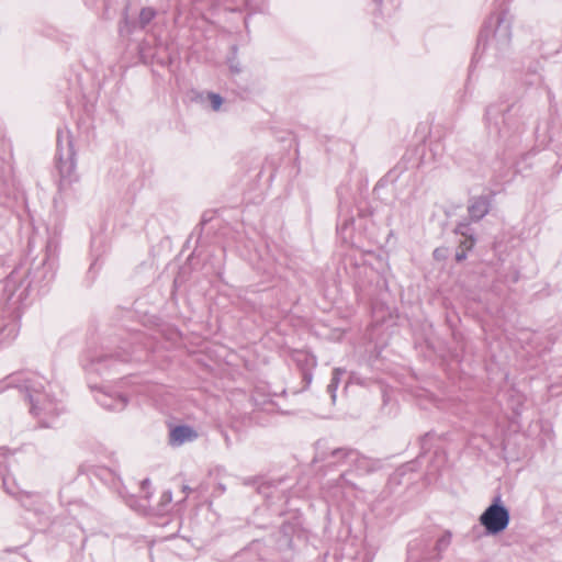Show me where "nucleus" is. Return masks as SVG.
<instances>
[{
  "label": "nucleus",
  "instance_id": "obj_19",
  "mask_svg": "<svg viewBox=\"0 0 562 562\" xmlns=\"http://www.w3.org/2000/svg\"><path fill=\"white\" fill-rule=\"evenodd\" d=\"M467 251H468V250H464V249H461V250L457 251V254H456V260H457L458 262L463 261V260L467 258Z\"/></svg>",
  "mask_w": 562,
  "mask_h": 562
},
{
  "label": "nucleus",
  "instance_id": "obj_15",
  "mask_svg": "<svg viewBox=\"0 0 562 562\" xmlns=\"http://www.w3.org/2000/svg\"><path fill=\"white\" fill-rule=\"evenodd\" d=\"M209 100L211 102V106L214 111H218L222 103H223V99L220 94L217 93H210L209 94Z\"/></svg>",
  "mask_w": 562,
  "mask_h": 562
},
{
  "label": "nucleus",
  "instance_id": "obj_20",
  "mask_svg": "<svg viewBox=\"0 0 562 562\" xmlns=\"http://www.w3.org/2000/svg\"><path fill=\"white\" fill-rule=\"evenodd\" d=\"M162 501L165 503H170L171 499H172V493L170 491H166L162 496H161Z\"/></svg>",
  "mask_w": 562,
  "mask_h": 562
},
{
  "label": "nucleus",
  "instance_id": "obj_17",
  "mask_svg": "<svg viewBox=\"0 0 562 562\" xmlns=\"http://www.w3.org/2000/svg\"><path fill=\"white\" fill-rule=\"evenodd\" d=\"M474 246V239L472 237L464 239L460 244V248L464 250H470Z\"/></svg>",
  "mask_w": 562,
  "mask_h": 562
},
{
  "label": "nucleus",
  "instance_id": "obj_14",
  "mask_svg": "<svg viewBox=\"0 0 562 562\" xmlns=\"http://www.w3.org/2000/svg\"><path fill=\"white\" fill-rule=\"evenodd\" d=\"M341 374H342V371L340 369H335L333 372L330 383L327 385V392L330 394L333 402H335V400H336V391H337Z\"/></svg>",
  "mask_w": 562,
  "mask_h": 562
},
{
  "label": "nucleus",
  "instance_id": "obj_9",
  "mask_svg": "<svg viewBox=\"0 0 562 562\" xmlns=\"http://www.w3.org/2000/svg\"><path fill=\"white\" fill-rule=\"evenodd\" d=\"M95 401L105 409L119 412L124 409L127 400L122 395H113L106 392H98Z\"/></svg>",
  "mask_w": 562,
  "mask_h": 562
},
{
  "label": "nucleus",
  "instance_id": "obj_2",
  "mask_svg": "<svg viewBox=\"0 0 562 562\" xmlns=\"http://www.w3.org/2000/svg\"><path fill=\"white\" fill-rule=\"evenodd\" d=\"M513 15L506 9L492 13L480 34L479 42L485 43L491 53L504 52L512 40Z\"/></svg>",
  "mask_w": 562,
  "mask_h": 562
},
{
  "label": "nucleus",
  "instance_id": "obj_25",
  "mask_svg": "<svg viewBox=\"0 0 562 562\" xmlns=\"http://www.w3.org/2000/svg\"><path fill=\"white\" fill-rule=\"evenodd\" d=\"M461 232V235H464V232L461 231V226L458 228Z\"/></svg>",
  "mask_w": 562,
  "mask_h": 562
},
{
  "label": "nucleus",
  "instance_id": "obj_26",
  "mask_svg": "<svg viewBox=\"0 0 562 562\" xmlns=\"http://www.w3.org/2000/svg\"><path fill=\"white\" fill-rule=\"evenodd\" d=\"M244 1L247 3V5H250V4L248 3V0H244Z\"/></svg>",
  "mask_w": 562,
  "mask_h": 562
},
{
  "label": "nucleus",
  "instance_id": "obj_1",
  "mask_svg": "<svg viewBox=\"0 0 562 562\" xmlns=\"http://www.w3.org/2000/svg\"><path fill=\"white\" fill-rule=\"evenodd\" d=\"M31 404V413L40 418L43 426L48 427L49 418L59 415L64 411L60 401L55 398L45 386V380L38 375H32L24 380L22 385Z\"/></svg>",
  "mask_w": 562,
  "mask_h": 562
},
{
  "label": "nucleus",
  "instance_id": "obj_23",
  "mask_svg": "<svg viewBox=\"0 0 562 562\" xmlns=\"http://www.w3.org/2000/svg\"><path fill=\"white\" fill-rule=\"evenodd\" d=\"M52 249H53V245H52V243H48V244H47V246H46V250H47V252H48V254H50V252H52ZM48 259H49V255H47V260H48Z\"/></svg>",
  "mask_w": 562,
  "mask_h": 562
},
{
  "label": "nucleus",
  "instance_id": "obj_3",
  "mask_svg": "<svg viewBox=\"0 0 562 562\" xmlns=\"http://www.w3.org/2000/svg\"><path fill=\"white\" fill-rule=\"evenodd\" d=\"M61 133L58 132L57 143H58V157L56 161V168L59 173V182L61 187H67L71 184L75 180H77L76 175V161H75V150L70 139L67 138V148L64 150L60 147L61 143Z\"/></svg>",
  "mask_w": 562,
  "mask_h": 562
},
{
  "label": "nucleus",
  "instance_id": "obj_8",
  "mask_svg": "<svg viewBox=\"0 0 562 562\" xmlns=\"http://www.w3.org/2000/svg\"><path fill=\"white\" fill-rule=\"evenodd\" d=\"M198 438V432L190 426L180 425L170 430L169 442L172 446H181Z\"/></svg>",
  "mask_w": 562,
  "mask_h": 562
},
{
  "label": "nucleus",
  "instance_id": "obj_6",
  "mask_svg": "<svg viewBox=\"0 0 562 562\" xmlns=\"http://www.w3.org/2000/svg\"><path fill=\"white\" fill-rule=\"evenodd\" d=\"M508 108H503L501 105H490L486 109V123L488 130L494 132L496 135L501 137H506L509 135V123L506 116V112Z\"/></svg>",
  "mask_w": 562,
  "mask_h": 562
},
{
  "label": "nucleus",
  "instance_id": "obj_4",
  "mask_svg": "<svg viewBox=\"0 0 562 562\" xmlns=\"http://www.w3.org/2000/svg\"><path fill=\"white\" fill-rule=\"evenodd\" d=\"M480 522L491 535H496L505 530L509 524L508 509L499 504V498L490 505L481 515Z\"/></svg>",
  "mask_w": 562,
  "mask_h": 562
},
{
  "label": "nucleus",
  "instance_id": "obj_18",
  "mask_svg": "<svg viewBox=\"0 0 562 562\" xmlns=\"http://www.w3.org/2000/svg\"><path fill=\"white\" fill-rule=\"evenodd\" d=\"M229 68L235 74H238L241 70L239 67V64L237 61H235V59L229 60Z\"/></svg>",
  "mask_w": 562,
  "mask_h": 562
},
{
  "label": "nucleus",
  "instance_id": "obj_5",
  "mask_svg": "<svg viewBox=\"0 0 562 562\" xmlns=\"http://www.w3.org/2000/svg\"><path fill=\"white\" fill-rule=\"evenodd\" d=\"M331 457L338 462L349 464L353 470L360 473H369L376 469V464L371 459L361 456L352 449L338 448L333 450Z\"/></svg>",
  "mask_w": 562,
  "mask_h": 562
},
{
  "label": "nucleus",
  "instance_id": "obj_10",
  "mask_svg": "<svg viewBox=\"0 0 562 562\" xmlns=\"http://www.w3.org/2000/svg\"><path fill=\"white\" fill-rule=\"evenodd\" d=\"M428 541L426 539H416L409 542L407 548V562H419L420 559H431L427 552Z\"/></svg>",
  "mask_w": 562,
  "mask_h": 562
},
{
  "label": "nucleus",
  "instance_id": "obj_11",
  "mask_svg": "<svg viewBox=\"0 0 562 562\" xmlns=\"http://www.w3.org/2000/svg\"><path fill=\"white\" fill-rule=\"evenodd\" d=\"M490 210V201L486 196H476L470 200L468 212L473 221L483 218Z\"/></svg>",
  "mask_w": 562,
  "mask_h": 562
},
{
  "label": "nucleus",
  "instance_id": "obj_24",
  "mask_svg": "<svg viewBox=\"0 0 562 562\" xmlns=\"http://www.w3.org/2000/svg\"><path fill=\"white\" fill-rule=\"evenodd\" d=\"M183 491H184V492L190 491V487H189V486H187V485H184V486H183Z\"/></svg>",
  "mask_w": 562,
  "mask_h": 562
},
{
  "label": "nucleus",
  "instance_id": "obj_16",
  "mask_svg": "<svg viewBox=\"0 0 562 562\" xmlns=\"http://www.w3.org/2000/svg\"><path fill=\"white\" fill-rule=\"evenodd\" d=\"M34 496L37 497V498L41 497L38 494L21 493L20 501H21L23 506L29 507V505L26 504V499H29L31 497H34Z\"/></svg>",
  "mask_w": 562,
  "mask_h": 562
},
{
  "label": "nucleus",
  "instance_id": "obj_22",
  "mask_svg": "<svg viewBox=\"0 0 562 562\" xmlns=\"http://www.w3.org/2000/svg\"><path fill=\"white\" fill-rule=\"evenodd\" d=\"M441 252H442V250H441V249H436V250L434 251V256H435L437 259H439V258H441V256H442V254H441Z\"/></svg>",
  "mask_w": 562,
  "mask_h": 562
},
{
  "label": "nucleus",
  "instance_id": "obj_7",
  "mask_svg": "<svg viewBox=\"0 0 562 562\" xmlns=\"http://www.w3.org/2000/svg\"><path fill=\"white\" fill-rule=\"evenodd\" d=\"M12 461H14V456L9 453L5 449H0V476L2 479L3 487L8 494L15 496L18 491L14 484H11V476L9 473V468L11 467Z\"/></svg>",
  "mask_w": 562,
  "mask_h": 562
},
{
  "label": "nucleus",
  "instance_id": "obj_21",
  "mask_svg": "<svg viewBox=\"0 0 562 562\" xmlns=\"http://www.w3.org/2000/svg\"><path fill=\"white\" fill-rule=\"evenodd\" d=\"M150 485V481L148 479H145L143 482H142V488L145 491L147 487H149Z\"/></svg>",
  "mask_w": 562,
  "mask_h": 562
},
{
  "label": "nucleus",
  "instance_id": "obj_12",
  "mask_svg": "<svg viewBox=\"0 0 562 562\" xmlns=\"http://www.w3.org/2000/svg\"><path fill=\"white\" fill-rule=\"evenodd\" d=\"M452 535L450 531L443 532L436 542L435 551L437 552V560L441 559L442 552H445L451 544Z\"/></svg>",
  "mask_w": 562,
  "mask_h": 562
},
{
  "label": "nucleus",
  "instance_id": "obj_13",
  "mask_svg": "<svg viewBox=\"0 0 562 562\" xmlns=\"http://www.w3.org/2000/svg\"><path fill=\"white\" fill-rule=\"evenodd\" d=\"M156 16L153 8H143L139 12L138 24L140 29H145Z\"/></svg>",
  "mask_w": 562,
  "mask_h": 562
}]
</instances>
